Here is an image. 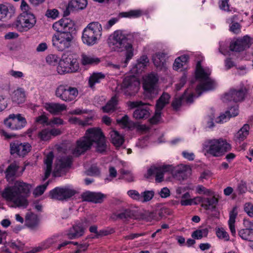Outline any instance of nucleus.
Returning <instances> with one entry per match:
<instances>
[{
  "mask_svg": "<svg viewBox=\"0 0 253 253\" xmlns=\"http://www.w3.org/2000/svg\"><path fill=\"white\" fill-rule=\"evenodd\" d=\"M91 118H86L84 121H82L79 118L72 117L69 118V122L71 124L79 125L82 126H87L90 124L89 122Z\"/></svg>",
  "mask_w": 253,
  "mask_h": 253,
  "instance_id": "50",
  "label": "nucleus"
},
{
  "mask_svg": "<svg viewBox=\"0 0 253 253\" xmlns=\"http://www.w3.org/2000/svg\"><path fill=\"white\" fill-rule=\"evenodd\" d=\"M237 214L238 212L237 211V208L236 207H234L229 212V219L228 221L230 232L233 236H235L236 233L235 223Z\"/></svg>",
  "mask_w": 253,
  "mask_h": 253,
  "instance_id": "36",
  "label": "nucleus"
},
{
  "mask_svg": "<svg viewBox=\"0 0 253 253\" xmlns=\"http://www.w3.org/2000/svg\"><path fill=\"white\" fill-rule=\"evenodd\" d=\"M72 156H65L59 158L56 162L55 169L57 171L61 173L64 171V169H67L71 166L72 164ZM55 176H57L55 171L53 173Z\"/></svg>",
  "mask_w": 253,
  "mask_h": 253,
  "instance_id": "23",
  "label": "nucleus"
},
{
  "mask_svg": "<svg viewBox=\"0 0 253 253\" xmlns=\"http://www.w3.org/2000/svg\"><path fill=\"white\" fill-rule=\"evenodd\" d=\"M59 57L55 54H49L46 57V62L50 65H54L57 63Z\"/></svg>",
  "mask_w": 253,
  "mask_h": 253,
  "instance_id": "60",
  "label": "nucleus"
},
{
  "mask_svg": "<svg viewBox=\"0 0 253 253\" xmlns=\"http://www.w3.org/2000/svg\"><path fill=\"white\" fill-rule=\"evenodd\" d=\"M211 73V70L209 68L202 67L201 62H198L196 69V77L199 80L200 83L196 88V91L198 94L197 97L201 95L202 91L211 90L214 88L215 83L210 78Z\"/></svg>",
  "mask_w": 253,
  "mask_h": 253,
  "instance_id": "5",
  "label": "nucleus"
},
{
  "mask_svg": "<svg viewBox=\"0 0 253 253\" xmlns=\"http://www.w3.org/2000/svg\"><path fill=\"white\" fill-rule=\"evenodd\" d=\"M238 235L243 240L253 242V230L245 227L239 231Z\"/></svg>",
  "mask_w": 253,
  "mask_h": 253,
  "instance_id": "41",
  "label": "nucleus"
},
{
  "mask_svg": "<svg viewBox=\"0 0 253 253\" xmlns=\"http://www.w3.org/2000/svg\"><path fill=\"white\" fill-rule=\"evenodd\" d=\"M250 127L249 124H245L234 135V139L237 143L245 140L249 134Z\"/></svg>",
  "mask_w": 253,
  "mask_h": 253,
  "instance_id": "31",
  "label": "nucleus"
},
{
  "mask_svg": "<svg viewBox=\"0 0 253 253\" xmlns=\"http://www.w3.org/2000/svg\"><path fill=\"white\" fill-rule=\"evenodd\" d=\"M100 61L98 58L85 53H83L81 56V62L84 66L97 64Z\"/></svg>",
  "mask_w": 253,
  "mask_h": 253,
  "instance_id": "33",
  "label": "nucleus"
},
{
  "mask_svg": "<svg viewBox=\"0 0 253 253\" xmlns=\"http://www.w3.org/2000/svg\"><path fill=\"white\" fill-rule=\"evenodd\" d=\"M18 167L15 163L11 164L7 168L5 173L6 178L9 180L13 177L18 169Z\"/></svg>",
  "mask_w": 253,
  "mask_h": 253,
  "instance_id": "46",
  "label": "nucleus"
},
{
  "mask_svg": "<svg viewBox=\"0 0 253 253\" xmlns=\"http://www.w3.org/2000/svg\"><path fill=\"white\" fill-rule=\"evenodd\" d=\"M142 15V11L140 10L135 9L131 10L127 12H122L120 15L122 17L127 18H137Z\"/></svg>",
  "mask_w": 253,
  "mask_h": 253,
  "instance_id": "49",
  "label": "nucleus"
},
{
  "mask_svg": "<svg viewBox=\"0 0 253 253\" xmlns=\"http://www.w3.org/2000/svg\"><path fill=\"white\" fill-rule=\"evenodd\" d=\"M189 57L187 55H183L176 58L173 63V69L175 70H178L184 65H185L187 62Z\"/></svg>",
  "mask_w": 253,
  "mask_h": 253,
  "instance_id": "45",
  "label": "nucleus"
},
{
  "mask_svg": "<svg viewBox=\"0 0 253 253\" xmlns=\"http://www.w3.org/2000/svg\"><path fill=\"white\" fill-rule=\"evenodd\" d=\"M117 122L124 128L132 129L135 126L134 123L129 119L127 115H125L121 119H117Z\"/></svg>",
  "mask_w": 253,
  "mask_h": 253,
  "instance_id": "39",
  "label": "nucleus"
},
{
  "mask_svg": "<svg viewBox=\"0 0 253 253\" xmlns=\"http://www.w3.org/2000/svg\"><path fill=\"white\" fill-rule=\"evenodd\" d=\"M239 114L238 106L235 105L229 108L224 114H221L216 119L217 123H223L227 122L231 117L237 116Z\"/></svg>",
  "mask_w": 253,
  "mask_h": 253,
  "instance_id": "26",
  "label": "nucleus"
},
{
  "mask_svg": "<svg viewBox=\"0 0 253 253\" xmlns=\"http://www.w3.org/2000/svg\"><path fill=\"white\" fill-rule=\"evenodd\" d=\"M104 195L101 193L93 192L92 202L100 203L102 202Z\"/></svg>",
  "mask_w": 253,
  "mask_h": 253,
  "instance_id": "59",
  "label": "nucleus"
},
{
  "mask_svg": "<svg viewBox=\"0 0 253 253\" xmlns=\"http://www.w3.org/2000/svg\"><path fill=\"white\" fill-rule=\"evenodd\" d=\"M209 233L207 228L198 229L194 231L192 234V237L195 239H201L204 237H206Z\"/></svg>",
  "mask_w": 253,
  "mask_h": 253,
  "instance_id": "48",
  "label": "nucleus"
},
{
  "mask_svg": "<svg viewBox=\"0 0 253 253\" xmlns=\"http://www.w3.org/2000/svg\"><path fill=\"white\" fill-rule=\"evenodd\" d=\"M55 96L66 102L74 100L78 95V90L76 87L66 84L58 85L55 91Z\"/></svg>",
  "mask_w": 253,
  "mask_h": 253,
  "instance_id": "10",
  "label": "nucleus"
},
{
  "mask_svg": "<svg viewBox=\"0 0 253 253\" xmlns=\"http://www.w3.org/2000/svg\"><path fill=\"white\" fill-rule=\"evenodd\" d=\"M117 103L118 98L115 95L112 97L105 106L102 107L103 112L108 113L113 112L116 109Z\"/></svg>",
  "mask_w": 253,
  "mask_h": 253,
  "instance_id": "40",
  "label": "nucleus"
},
{
  "mask_svg": "<svg viewBox=\"0 0 253 253\" xmlns=\"http://www.w3.org/2000/svg\"><path fill=\"white\" fill-rule=\"evenodd\" d=\"M231 149L230 144L223 138L207 139L202 144L204 154L213 157H221Z\"/></svg>",
  "mask_w": 253,
  "mask_h": 253,
  "instance_id": "4",
  "label": "nucleus"
},
{
  "mask_svg": "<svg viewBox=\"0 0 253 253\" xmlns=\"http://www.w3.org/2000/svg\"><path fill=\"white\" fill-rule=\"evenodd\" d=\"M10 152L11 154H17L24 157L31 150V146L28 143H21L18 141L10 143Z\"/></svg>",
  "mask_w": 253,
  "mask_h": 253,
  "instance_id": "19",
  "label": "nucleus"
},
{
  "mask_svg": "<svg viewBox=\"0 0 253 253\" xmlns=\"http://www.w3.org/2000/svg\"><path fill=\"white\" fill-rule=\"evenodd\" d=\"M166 56L165 53L160 52L153 55V61L157 68L161 70L166 68Z\"/></svg>",
  "mask_w": 253,
  "mask_h": 253,
  "instance_id": "32",
  "label": "nucleus"
},
{
  "mask_svg": "<svg viewBox=\"0 0 253 253\" xmlns=\"http://www.w3.org/2000/svg\"><path fill=\"white\" fill-rule=\"evenodd\" d=\"M93 145L99 153L105 152L107 148L106 138L101 129L98 127L87 129L84 135L76 141V145L72 149V153L75 156H80Z\"/></svg>",
  "mask_w": 253,
  "mask_h": 253,
  "instance_id": "1",
  "label": "nucleus"
},
{
  "mask_svg": "<svg viewBox=\"0 0 253 253\" xmlns=\"http://www.w3.org/2000/svg\"><path fill=\"white\" fill-rule=\"evenodd\" d=\"M49 184V181H47L45 184L40 185L37 187V188L34 190L33 194L36 196H38L42 195L46 189L47 186Z\"/></svg>",
  "mask_w": 253,
  "mask_h": 253,
  "instance_id": "55",
  "label": "nucleus"
},
{
  "mask_svg": "<svg viewBox=\"0 0 253 253\" xmlns=\"http://www.w3.org/2000/svg\"><path fill=\"white\" fill-rule=\"evenodd\" d=\"M244 210L250 217H253V205L252 204H245Z\"/></svg>",
  "mask_w": 253,
  "mask_h": 253,
  "instance_id": "64",
  "label": "nucleus"
},
{
  "mask_svg": "<svg viewBox=\"0 0 253 253\" xmlns=\"http://www.w3.org/2000/svg\"><path fill=\"white\" fill-rule=\"evenodd\" d=\"M31 188V185L17 181L13 186L4 188L1 196L7 201L12 203L15 208H26L29 205L27 199Z\"/></svg>",
  "mask_w": 253,
  "mask_h": 253,
  "instance_id": "2",
  "label": "nucleus"
},
{
  "mask_svg": "<svg viewBox=\"0 0 253 253\" xmlns=\"http://www.w3.org/2000/svg\"><path fill=\"white\" fill-rule=\"evenodd\" d=\"M149 62V60L146 55L142 56L138 60L134 68V72L139 73L146 67Z\"/></svg>",
  "mask_w": 253,
  "mask_h": 253,
  "instance_id": "38",
  "label": "nucleus"
},
{
  "mask_svg": "<svg viewBox=\"0 0 253 253\" xmlns=\"http://www.w3.org/2000/svg\"><path fill=\"white\" fill-rule=\"evenodd\" d=\"M170 96L169 94L164 93L158 100L156 105V111L154 116L150 120L152 124L158 123L161 119V110L169 103Z\"/></svg>",
  "mask_w": 253,
  "mask_h": 253,
  "instance_id": "17",
  "label": "nucleus"
},
{
  "mask_svg": "<svg viewBox=\"0 0 253 253\" xmlns=\"http://www.w3.org/2000/svg\"><path fill=\"white\" fill-rule=\"evenodd\" d=\"M79 69V64L75 58H66L61 60L57 67V71L59 74L75 72Z\"/></svg>",
  "mask_w": 253,
  "mask_h": 253,
  "instance_id": "13",
  "label": "nucleus"
},
{
  "mask_svg": "<svg viewBox=\"0 0 253 253\" xmlns=\"http://www.w3.org/2000/svg\"><path fill=\"white\" fill-rule=\"evenodd\" d=\"M75 193L76 191L69 187H56L50 191L49 196L51 199L64 201L70 198Z\"/></svg>",
  "mask_w": 253,
  "mask_h": 253,
  "instance_id": "15",
  "label": "nucleus"
},
{
  "mask_svg": "<svg viewBox=\"0 0 253 253\" xmlns=\"http://www.w3.org/2000/svg\"><path fill=\"white\" fill-rule=\"evenodd\" d=\"M87 4V0H71L64 12V15L68 16L72 10L84 9Z\"/></svg>",
  "mask_w": 253,
  "mask_h": 253,
  "instance_id": "24",
  "label": "nucleus"
},
{
  "mask_svg": "<svg viewBox=\"0 0 253 253\" xmlns=\"http://www.w3.org/2000/svg\"><path fill=\"white\" fill-rule=\"evenodd\" d=\"M105 78L104 74L101 73H93L89 79L88 84L89 86L93 88L94 85L96 83H100V81Z\"/></svg>",
  "mask_w": 253,
  "mask_h": 253,
  "instance_id": "43",
  "label": "nucleus"
},
{
  "mask_svg": "<svg viewBox=\"0 0 253 253\" xmlns=\"http://www.w3.org/2000/svg\"><path fill=\"white\" fill-rule=\"evenodd\" d=\"M127 195L132 199L140 201L141 200V194L135 190H130L127 191Z\"/></svg>",
  "mask_w": 253,
  "mask_h": 253,
  "instance_id": "61",
  "label": "nucleus"
},
{
  "mask_svg": "<svg viewBox=\"0 0 253 253\" xmlns=\"http://www.w3.org/2000/svg\"><path fill=\"white\" fill-rule=\"evenodd\" d=\"M52 28L57 33L73 31L75 29V24L69 19H62L55 22L52 25Z\"/></svg>",
  "mask_w": 253,
  "mask_h": 253,
  "instance_id": "20",
  "label": "nucleus"
},
{
  "mask_svg": "<svg viewBox=\"0 0 253 253\" xmlns=\"http://www.w3.org/2000/svg\"><path fill=\"white\" fill-rule=\"evenodd\" d=\"M26 98L25 91L23 88L18 87L15 90L12 95V100L17 104L23 103Z\"/></svg>",
  "mask_w": 253,
  "mask_h": 253,
  "instance_id": "34",
  "label": "nucleus"
},
{
  "mask_svg": "<svg viewBox=\"0 0 253 253\" xmlns=\"http://www.w3.org/2000/svg\"><path fill=\"white\" fill-rule=\"evenodd\" d=\"M140 82L136 77L134 76L126 77L122 83L119 85L117 89L119 92L126 96H133L139 90Z\"/></svg>",
  "mask_w": 253,
  "mask_h": 253,
  "instance_id": "8",
  "label": "nucleus"
},
{
  "mask_svg": "<svg viewBox=\"0 0 253 253\" xmlns=\"http://www.w3.org/2000/svg\"><path fill=\"white\" fill-rule=\"evenodd\" d=\"M154 193L153 191H146L141 193L140 202H146L151 200L153 197Z\"/></svg>",
  "mask_w": 253,
  "mask_h": 253,
  "instance_id": "52",
  "label": "nucleus"
},
{
  "mask_svg": "<svg viewBox=\"0 0 253 253\" xmlns=\"http://www.w3.org/2000/svg\"><path fill=\"white\" fill-rule=\"evenodd\" d=\"M110 138L112 143L116 147L122 146L124 142V137L117 131L113 130L110 132Z\"/></svg>",
  "mask_w": 253,
  "mask_h": 253,
  "instance_id": "35",
  "label": "nucleus"
},
{
  "mask_svg": "<svg viewBox=\"0 0 253 253\" xmlns=\"http://www.w3.org/2000/svg\"><path fill=\"white\" fill-rule=\"evenodd\" d=\"M173 170V168L171 165L156 164L148 169L147 174L149 176H154L157 182H161L164 180V174Z\"/></svg>",
  "mask_w": 253,
  "mask_h": 253,
  "instance_id": "12",
  "label": "nucleus"
},
{
  "mask_svg": "<svg viewBox=\"0 0 253 253\" xmlns=\"http://www.w3.org/2000/svg\"><path fill=\"white\" fill-rule=\"evenodd\" d=\"M58 235H54L47 238L45 240L41 242L39 246L34 249V252L33 253H35L41 250H45L50 248L51 246L58 241Z\"/></svg>",
  "mask_w": 253,
  "mask_h": 253,
  "instance_id": "27",
  "label": "nucleus"
},
{
  "mask_svg": "<svg viewBox=\"0 0 253 253\" xmlns=\"http://www.w3.org/2000/svg\"><path fill=\"white\" fill-rule=\"evenodd\" d=\"M216 234L217 237L224 241H228L229 240V236L228 233L222 228H218L216 231Z\"/></svg>",
  "mask_w": 253,
  "mask_h": 253,
  "instance_id": "54",
  "label": "nucleus"
},
{
  "mask_svg": "<svg viewBox=\"0 0 253 253\" xmlns=\"http://www.w3.org/2000/svg\"><path fill=\"white\" fill-rule=\"evenodd\" d=\"M246 92L247 90L245 87H242L239 89H231L224 94L222 99L223 102L225 103L231 101L234 102H240L244 100Z\"/></svg>",
  "mask_w": 253,
  "mask_h": 253,
  "instance_id": "16",
  "label": "nucleus"
},
{
  "mask_svg": "<svg viewBox=\"0 0 253 253\" xmlns=\"http://www.w3.org/2000/svg\"><path fill=\"white\" fill-rule=\"evenodd\" d=\"M86 227L84 224H83V222L73 226L67 233L68 238L73 239L82 236Z\"/></svg>",
  "mask_w": 253,
  "mask_h": 253,
  "instance_id": "30",
  "label": "nucleus"
},
{
  "mask_svg": "<svg viewBox=\"0 0 253 253\" xmlns=\"http://www.w3.org/2000/svg\"><path fill=\"white\" fill-rule=\"evenodd\" d=\"M102 28L98 22H91L84 29L82 39L83 43L91 46L97 42L102 35Z\"/></svg>",
  "mask_w": 253,
  "mask_h": 253,
  "instance_id": "6",
  "label": "nucleus"
},
{
  "mask_svg": "<svg viewBox=\"0 0 253 253\" xmlns=\"http://www.w3.org/2000/svg\"><path fill=\"white\" fill-rule=\"evenodd\" d=\"M250 43V38L245 36L241 39H238L231 43L230 48L231 51L240 52L249 48Z\"/></svg>",
  "mask_w": 253,
  "mask_h": 253,
  "instance_id": "22",
  "label": "nucleus"
},
{
  "mask_svg": "<svg viewBox=\"0 0 253 253\" xmlns=\"http://www.w3.org/2000/svg\"><path fill=\"white\" fill-rule=\"evenodd\" d=\"M196 192L199 194L205 195H210L211 194V191L202 185H199L196 187Z\"/></svg>",
  "mask_w": 253,
  "mask_h": 253,
  "instance_id": "57",
  "label": "nucleus"
},
{
  "mask_svg": "<svg viewBox=\"0 0 253 253\" xmlns=\"http://www.w3.org/2000/svg\"><path fill=\"white\" fill-rule=\"evenodd\" d=\"M127 105L130 109L137 107L133 114L136 119H147L149 117L150 110L147 106H143L144 103L142 101H128Z\"/></svg>",
  "mask_w": 253,
  "mask_h": 253,
  "instance_id": "14",
  "label": "nucleus"
},
{
  "mask_svg": "<svg viewBox=\"0 0 253 253\" xmlns=\"http://www.w3.org/2000/svg\"><path fill=\"white\" fill-rule=\"evenodd\" d=\"M3 123L7 128L11 130H18L26 126L27 121L20 114H11L4 120Z\"/></svg>",
  "mask_w": 253,
  "mask_h": 253,
  "instance_id": "11",
  "label": "nucleus"
},
{
  "mask_svg": "<svg viewBox=\"0 0 253 253\" xmlns=\"http://www.w3.org/2000/svg\"><path fill=\"white\" fill-rule=\"evenodd\" d=\"M73 31L56 33L52 37V46L58 51H63L69 49L72 45L73 37Z\"/></svg>",
  "mask_w": 253,
  "mask_h": 253,
  "instance_id": "7",
  "label": "nucleus"
},
{
  "mask_svg": "<svg viewBox=\"0 0 253 253\" xmlns=\"http://www.w3.org/2000/svg\"><path fill=\"white\" fill-rule=\"evenodd\" d=\"M181 206H187L192 205H197L196 197L193 199L191 198L190 194L189 192H186L181 196V199L180 201Z\"/></svg>",
  "mask_w": 253,
  "mask_h": 253,
  "instance_id": "42",
  "label": "nucleus"
},
{
  "mask_svg": "<svg viewBox=\"0 0 253 253\" xmlns=\"http://www.w3.org/2000/svg\"><path fill=\"white\" fill-rule=\"evenodd\" d=\"M229 0H220L219 1L220 8L227 11H230L229 9Z\"/></svg>",
  "mask_w": 253,
  "mask_h": 253,
  "instance_id": "63",
  "label": "nucleus"
},
{
  "mask_svg": "<svg viewBox=\"0 0 253 253\" xmlns=\"http://www.w3.org/2000/svg\"><path fill=\"white\" fill-rule=\"evenodd\" d=\"M15 13V8L10 3L0 4V20L12 17Z\"/></svg>",
  "mask_w": 253,
  "mask_h": 253,
  "instance_id": "25",
  "label": "nucleus"
},
{
  "mask_svg": "<svg viewBox=\"0 0 253 253\" xmlns=\"http://www.w3.org/2000/svg\"><path fill=\"white\" fill-rule=\"evenodd\" d=\"M196 199L197 202H198V204L202 203V207L206 210L214 209L215 205L218 202L217 199L214 197H212L211 198L197 197H196Z\"/></svg>",
  "mask_w": 253,
  "mask_h": 253,
  "instance_id": "29",
  "label": "nucleus"
},
{
  "mask_svg": "<svg viewBox=\"0 0 253 253\" xmlns=\"http://www.w3.org/2000/svg\"><path fill=\"white\" fill-rule=\"evenodd\" d=\"M121 175L119 179H124L127 182H131L134 180V176L130 171L122 169L120 170Z\"/></svg>",
  "mask_w": 253,
  "mask_h": 253,
  "instance_id": "51",
  "label": "nucleus"
},
{
  "mask_svg": "<svg viewBox=\"0 0 253 253\" xmlns=\"http://www.w3.org/2000/svg\"><path fill=\"white\" fill-rule=\"evenodd\" d=\"M44 108L50 113L57 115L65 110L67 106L64 104L59 103H45L44 105Z\"/></svg>",
  "mask_w": 253,
  "mask_h": 253,
  "instance_id": "28",
  "label": "nucleus"
},
{
  "mask_svg": "<svg viewBox=\"0 0 253 253\" xmlns=\"http://www.w3.org/2000/svg\"><path fill=\"white\" fill-rule=\"evenodd\" d=\"M192 88L189 87L184 92L183 95L179 98H175L172 103V106L175 110L178 109L181 105L182 100H185L187 103H192L193 101L194 95Z\"/></svg>",
  "mask_w": 253,
  "mask_h": 253,
  "instance_id": "21",
  "label": "nucleus"
},
{
  "mask_svg": "<svg viewBox=\"0 0 253 253\" xmlns=\"http://www.w3.org/2000/svg\"><path fill=\"white\" fill-rule=\"evenodd\" d=\"M158 77L157 75L151 73L147 76L144 80L143 88L146 92L152 96L157 93V83Z\"/></svg>",
  "mask_w": 253,
  "mask_h": 253,
  "instance_id": "18",
  "label": "nucleus"
},
{
  "mask_svg": "<svg viewBox=\"0 0 253 253\" xmlns=\"http://www.w3.org/2000/svg\"><path fill=\"white\" fill-rule=\"evenodd\" d=\"M53 158V153L50 152L47 155L44 160V164L46 165V168L45 169L44 177L43 179V180L46 179L51 173Z\"/></svg>",
  "mask_w": 253,
  "mask_h": 253,
  "instance_id": "37",
  "label": "nucleus"
},
{
  "mask_svg": "<svg viewBox=\"0 0 253 253\" xmlns=\"http://www.w3.org/2000/svg\"><path fill=\"white\" fill-rule=\"evenodd\" d=\"M39 136L42 140L44 141L49 139L51 137L49 132V129L46 128L42 130L39 133Z\"/></svg>",
  "mask_w": 253,
  "mask_h": 253,
  "instance_id": "58",
  "label": "nucleus"
},
{
  "mask_svg": "<svg viewBox=\"0 0 253 253\" xmlns=\"http://www.w3.org/2000/svg\"><path fill=\"white\" fill-rule=\"evenodd\" d=\"M7 245L11 249L17 251L22 250L24 247V244L19 241H17L16 242H10L7 243Z\"/></svg>",
  "mask_w": 253,
  "mask_h": 253,
  "instance_id": "53",
  "label": "nucleus"
},
{
  "mask_svg": "<svg viewBox=\"0 0 253 253\" xmlns=\"http://www.w3.org/2000/svg\"><path fill=\"white\" fill-rule=\"evenodd\" d=\"M176 171L182 177V179H184L191 174V169L189 166L181 165L177 168Z\"/></svg>",
  "mask_w": 253,
  "mask_h": 253,
  "instance_id": "44",
  "label": "nucleus"
},
{
  "mask_svg": "<svg viewBox=\"0 0 253 253\" xmlns=\"http://www.w3.org/2000/svg\"><path fill=\"white\" fill-rule=\"evenodd\" d=\"M59 11L56 9H48L46 10L45 15L48 18L55 19L59 16Z\"/></svg>",
  "mask_w": 253,
  "mask_h": 253,
  "instance_id": "56",
  "label": "nucleus"
},
{
  "mask_svg": "<svg viewBox=\"0 0 253 253\" xmlns=\"http://www.w3.org/2000/svg\"><path fill=\"white\" fill-rule=\"evenodd\" d=\"M119 20V17L112 18L110 19L104 26V29L106 30H109L114 24H115Z\"/></svg>",
  "mask_w": 253,
  "mask_h": 253,
  "instance_id": "62",
  "label": "nucleus"
},
{
  "mask_svg": "<svg viewBox=\"0 0 253 253\" xmlns=\"http://www.w3.org/2000/svg\"><path fill=\"white\" fill-rule=\"evenodd\" d=\"M36 23L35 15L31 12H22L16 18L14 25L20 32L27 31Z\"/></svg>",
  "mask_w": 253,
  "mask_h": 253,
  "instance_id": "9",
  "label": "nucleus"
},
{
  "mask_svg": "<svg viewBox=\"0 0 253 253\" xmlns=\"http://www.w3.org/2000/svg\"><path fill=\"white\" fill-rule=\"evenodd\" d=\"M108 43L115 50L119 52L126 51V59L124 67H126L127 63L133 56V48L132 44L128 42L126 36L121 31H116L111 35L108 39Z\"/></svg>",
  "mask_w": 253,
  "mask_h": 253,
  "instance_id": "3",
  "label": "nucleus"
},
{
  "mask_svg": "<svg viewBox=\"0 0 253 253\" xmlns=\"http://www.w3.org/2000/svg\"><path fill=\"white\" fill-rule=\"evenodd\" d=\"M26 222L29 227L34 228L38 224L37 216L32 213H28L26 216Z\"/></svg>",
  "mask_w": 253,
  "mask_h": 253,
  "instance_id": "47",
  "label": "nucleus"
}]
</instances>
